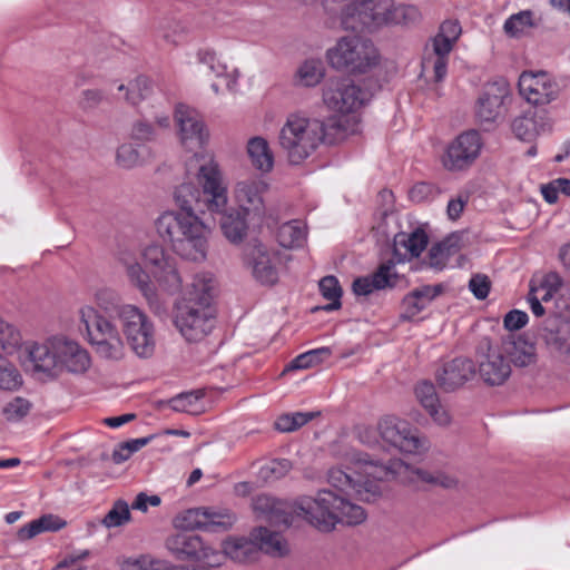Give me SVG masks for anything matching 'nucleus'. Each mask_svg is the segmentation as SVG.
<instances>
[{
  "label": "nucleus",
  "mask_w": 570,
  "mask_h": 570,
  "mask_svg": "<svg viewBox=\"0 0 570 570\" xmlns=\"http://www.w3.org/2000/svg\"><path fill=\"white\" fill-rule=\"evenodd\" d=\"M563 284L561 276L556 272L534 275L530 281L529 292L543 298L544 303L551 301Z\"/></svg>",
  "instance_id": "obj_35"
},
{
  "label": "nucleus",
  "mask_w": 570,
  "mask_h": 570,
  "mask_svg": "<svg viewBox=\"0 0 570 570\" xmlns=\"http://www.w3.org/2000/svg\"><path fill=\"white\" fill-rule=\"evenodd\" d=\"M224 559L229 558L236 562L253 561L257 557V548L253 538L228 539L223 543V551H219Z\"/></svg>",
  "instance_id": "obj_33"
},
{
  "label": "nucleus",
  "mask_w": 570,
  "mask_h": 570,
  "mask_svg": "<svg viewBox=\"0 0 570 570\" xmlns=\"http://www.w3.org/2000/svg\"><path fill=\"white\" fill-rule=\"evenodd\" d=\"M235 515L228 510H216L212 508L189 509L176 519V527L206 531H226L235 522Z\"/></svg>",
  "instance_id": "obj_19"
},
{
  "label": "nucleus",
  "mask_w": 570,
  "mask_h": 570,
  "mask_svg": "<svg viewBox=\"0 0 570 570\" xmlns=\"http://www.w3.org/2000/svg\"><path fill=\"white\" fill-rule=\"evenodd\" d=\"M353 291L356 295H370L374 291H377L372 282L371 276L360 277L353 283Z\"/></svg>",
  "instance_id": "obj_64"
},
{
  "label": "nucleus",
  "mask_w": 570,
  "mask_h": 570,
  "mask_svg": "<svg viewBox=\"0 0 570 570\" xmlns=\"http://www.w3.org/2000/svg\"><path fill=\"white\" fill-rule=\"evenodd\" d=\"M196 58L197 61L206 66L215 77L225 79L227 90H236L239 70L230 67L220 53L212 48H200L196 52Z\"/></svg>",
  "instance_id": "obj_25"
},
{
  "label": "nucleus",
  "mask_w": 570,
  "mask_h": 570,
  "mask_svg": "<svg viewBox=\"0 0 570 570\" xmlns=\"http://www.w3.org/2000/svg\"><path fill=\"white\" fill-rule=\"evenodd\" d=\"M415 395L420 404L438 425L446 426L451 423L452 416L448 409L440 403L432 383L426 381L419 383L415 387Z\"/></svg>",
  "instance_id": "obj_27"
},
{
  "label": "nucleus",
  "mask_w": 570,
  "mask_h": 570,
  "mask_svg": "<svg viewBox=\"0 0 570 570\" xmlns=\"http://www.w3.org/2000/svg\"><path fill=\"white\" fill-rule=\"evenodd\" d=\"M161 500L158 495H148L144 492H140L135 498L134 502L131 503V508L134 510H138L141 512H146L148 510V507H158L160 504Z\"/></svg>",
  "instance_id": "obj_60"
},
{
  "label": "nucleus",
  "mask_w": 570,
  "mask_h": 570,
  "mask_svg": "<svg viewBox=\"0 0 570 570\" xmlns=\"http://www.w3.org/2000/svg\"><path fill=\"white\" fill-rule=\"evenodd\" d=\"M306 238L305 226L301 220H291L283 224L277 232V240L284 248H295L304 244Z\"/></svg>",
  "instance_id": "obj_39"
},
{
  "label": "nucleus",
  "mask_w": 570,
  "mask_h": 570,
  "mask_svg": "<svg viewBox=\"0 0 570 570\" xmlns=\"http://www.w3.org/2000/svg\"><path fill=\"white\" fill-rule=\"evenodd\" d=\"M533 26L532 11L523 10L510 16L503 24V30L510 37H520Z\"/></svg>",
  "instance_id": "obj_44"
},
{
  "label": "nucleus",
  "mask_w": 570,
  "mask_h": 570,
  "mask_svg": "<svg viewBox=\"0 0 570 570\" xmlns=\"http://www.w3.org/2000/svg\"><path fill=\"white\" fill-rule=\"evenodd\" d=\"M428 245V235L421 228L394 236L393 253L397 263L419 257Z\"/></svg>",
  "instance_id": "obj_26"
},
{
  "label": "nucleus",
  "mask_w": 570,
  "mask_h": 570,
  "mask_svg": "<svg viewBox=\"0 0 570 570\" xmlns=\"http://www.w3.org/2000/svg\"><path fill=\"white\" fill-rule=\"evenodd\" d=\"M203 396L204 393L200 390L183 393L170 401V406L175 411L197 415L205 411Z\"/></svg>",
  "instance_id": "obj_40"
},
{
  "label": "nucleus",
  "mask_w": 570,
  "mask_h": 570,
  "mask_svg": "<svg viewBox=\"0 0 570 570\" xmlns=\"http://www.w3.org/2000/svg\"><path fill=\"white\" fill-rule=\"evenodd\" d=\"M326 60L335 70L362 75L379 63L380 55L371 40L352 35L340 38L328 48Z\"/></svg>",
  "instance_id": "obj_9"
},
{
  "label": "nucleus",
  "mask_w": 570,
  "mask_h": 570,
  "mask_svg": "<svg viewBox=\"0 0 570 570\" xmlns=\"http://www.w3.org/2000/svg\"><path fill=\"white\" fill-rule=\"evenodd\" d=\"M213 292V277L197 274L183 296L176 301L173 323L186 342H200L212 333L215 326Z\"/></svg>",
  "instance_id": "obj_5"
},
{
  "label": "nucleus",
  "mask_w": 570,
  "mask_h": 570,
  "mask_svg": "<svg viewBox=\"0 0 570 570\" xmlns=\"http://www.w3.org/2000/svg\"><path fill=\"white\" fill-rule=\"evenodd\" d=\"M220 214V228L225 237L232 243L240 242L246 235L248 228L247 219L249 217L237 208L229 212H226L225 208Z\"/></svg>",
  "instance_id": "obj_31"
},
{
  "label": "nucleus",
  "mask_w": 570,
  "mask_h": 570,
  "mask_svg": "<svg viewBox=\"0 0 570 570\" xmlns=\"http://www.w3.org/2000/svg\"><path fill=\"white\" fill-rule=\"evenodd\" d=\"M149 156V148L125 142L117 148L116 163L124 169H132L144 165Z\"/></svg>",
  "instance_id": "obj_36"
},
{
  "label": "nucleus",
  "mask_w": 570,
  "mask_h": 570,
  "mask_svg": "<svg viewBox=\"0 0 570 570\" xmlns=\"http://www.w3.org/2000/svg\"><path fill=\"white\" fill-rule=\"evenodd\" d=\"M480 379L490 386H499L511 375V365L499 346H488L485 352L478 354Z\"/></svg>",
  "instance_id": "obj_20"
},
{
  "label": "nucleus",
  "mask_w": 570,
  "mask_h": 570,
  "mask_svg": "<svg viewBox=\"0 0 570 570\" xmlns=\"http://www.w3.org/2000/svg\"><path fill=\"white\" fill-rule=\"evenodd\" d=\"M244 264L263 285H274L278 281L279 256L262 243L255 242L245 247Z\"/></svg>",
  "instance_id": "obj_18"
},
{
  "label": "nucleus",
  "mask_w": 570,
  "mask_h": 570,
  "mask_svg": "<svg viewBox=\"0 0 570 570\" xmlns=\"http://www.w3.org/2000/svg\"><path fill=\"white\" fill-rule=\"evenodd\" d=\"M23 346V335L17 324L0 316V352L13 355Z\"/></svg>",
  "instance_id": "obj_37"
},
{
  "label": "nucleus",
  "mask_w": 570,
  "mask_h": 570,
  "mask_svg": "<svg viewBox=\"0 0 570 570\" xmlns=\"http://www.w3.org/2000/svg\"><path fill=\"white\" fill-rule=\"evenodd\" d=\"M490 279L487 275H473L469 282V288L478 299H484L490 292Z\"/></svg>",
  "instance_id": "obj_56"
},
{
  "label": "nucleus",
  "mask_w": 570,
  "mask_h": 570,
  "mask_svg": "<svg viewBox=\"0 0 570 570\" xmlns=\"http://www.w3.org/2000/svg\"><path fill=\"white\" fill-rule=\"evenodd\" d=\"M482 148L483 140L478 130L463 131L446 145L441 164L448 171H464L476 161Z\"/></svg>",
  "instance_id": "obj_13"
},
{
  "label": "nucleus",
  "mask_w": 570,
  "mask_h": 570,
  "mask_svg": "<svg viewBox=\"0 0 570 570\" xmlns=\"http://www.w3.org/2000/svg\"><path fill=\"white\" fill-rule=\"evenodd\" d=\"M504 357L508 356L510 365L515 367H530L537 363L538 354L533 342L524 336L509 335L502 340L499 346Z\"/></svg>",
  "instance_id": "obj_24"
},
{
  "label": "nucleus",
  "mask_w": 570,
  "mask_h": 570,
  "mask_svg": "<svg viewBox=\"0 0 570 570\" xmlns=\"http://www.w3.org/2000/svg\"><path fill=\"white\" fill-rule=\"evenodd\" d=\"M247 155L252 165L261 173H269L274 167V155L268 141L261 137H252L247 141Z\"/></svg>",
  "instance_id": "obj_30"
},
{
  "label": "nucleus",
  "mask_w": 570,
  "mask_h": 570,
  "mask_svg": "<svg viewBox=\"0 0 570 570\" xmlns=\"http://www.w3.org/2000/svg\"><path fill=\"white\" fill-rule=\"evenodd\" d=\"M252 538L256 543L257 553L264 551L273 557H283L288 552V546L285 539L277 532L267 528H257L253 530Z\"/></svg>",
  "instance_id": "obj_29"
},
{
  "label": "nucleus",
  "mask_w": 570,
  "mask_h": 570,
  "mask_svg": "<svg viewBox=\"0 0 570 570\" xmlns=\"http://www.w3.org/2000/svg\"><path fill=\"white\" fill-rule=\"evenodd\" d=\"M126 341L140 358H149L156 351V328L149 316L131 304L121 305L117 311Z\"/></svg>",
  "instance_id": "obj_12"
},
{
  "label": "nucleus",
  "mask_w": 570,
  "mask_h": 570,
  "mask_svg": "<svg viewBox=\"0 0 570 570\" xmlns=\"http://www.w3.org/2000/svg\"><path fill=\"white\" fill-rule=\"evenodd\" d=\"M322 99L327 109L341 114L335 126L343 136L357 132V111L368 101V92L343 77L330 78L322 90Z\"/></svg>",
  "instance_id": "obj_8"
},
{
  "label": "nucleus",
  "mask_w": 570,
  "mask_h": 570,
  "mask_svg": "<svg viewBox=\"0 0 570 570\" xmlns=\"http://www.w3.org/2000/svg\"><path fill=\"white\" fill-rule=\"evenodd\" d=\"M78 315L90 345L100 358L116 362L125 357V343L117 326L110 320L90 305L81 306Z\"/></svg>",
  "instance_id": "obj_10"
},
{
  "label": "nucleus",
  "mask_w": 570,
  "mask_h": 570,
  "mask_svg": "<svg viewBox=\"0 0 570 570\" xmlns=\"http://www.w3.org/2000/svg\"><path fill=\"white\" fill-rule=\"evenodd\" d=\"M117 89L118 91H125V100L135 106L147 97L150 90V81L146 77H137L128 85H118Z\"/></svg>",
  "instance_id": "obj_43"
},
{
  "label": "nucleus",
  "mask_w": 570,
  "mask_h": 570,
  "mask_svg": "<svg viewBox=\"0 0 570 570\" xmlns=\"http://www.w3.org/2000/svg\"><path fill=\"white\" fill-rule=\"evenodd\" d=\"M318 287L323 297L331 302L324 306V309H338L341 307L342 288L337 278L334 276H325L320 281Z\"/></svg>",
  "instance_id": "obj_46"
},
{
  "label": "nucleus",
  "mask_w": 570,
  "mask_h": 570,
  "mask_svg": "<svg viewBox=\"0 0 570 570\" xmlns=\"http://www.w3.org/2000/svg\"><path fill=\"white\" fill-rule=\"evenodd\" d=\"M21 384L22 379L16 365L0 353V389L14 390Z\"/></svg>",
  "instance_id": "obj_48"
},
{
  "label": "nucleus",
  "mask_w": 570,
  "mask_h": 570,
  "mask_svg": "<svg viewBox=\"0 0 570 570\" xmlns=\"http://www.w3.org/2000/svg\"><path fill=\"white\" fill-rule=\"evenodd\" d=\"M529 322V316L520 309H512L503 317V325L508 331H519Z\"/></svg>",
  "instance_id": "obj_57"
},
{
  "label": "nucleus",
  "mask_w": 570,
  "mask_h": 570,
  "mask_svg": "<svg viewBox=\"0 0 570 570\" xmlns=\"http://www.w3.org/2000/svg\"><path fill=\"white\" fill-rule=\"evenodd\" d=\"M346 470L332 468L327 472V482L340 491L321 490L314 497H302L296 500L294 510L309 524L320 531L330 532L337 523L356 525L366 519L362 507L350 502L345 497H358L370 501L381 493L380 481L396 478L403 483L420 482L452 488L456 480L443 472H430L391 459L384 452L381 455L360 453L355 450L345 454Z\"/></svg>",
  "instance_id": "obj_1"
},
{
  "label": "nucleus",
  "mask_w": 570,
  "mask_h": 570,
  "mask_svg": "<svg viewBox=\"0 0 570 570\" xmlns=\"http://www.w3.org/2000/svg\"><path fill=\"white\" fill-rule=\"evenodd\" d=\"M395 263L387 261L382 263L375 273L371 275L372 282L377 291L393 287L397 282V274L394 271Z\"/></svg>",
  "instance_id": "obj_50"
},
{
  "label": "nucleus",
  "mask_w": 570,
  "mask_h": 570,
  "mask_svg": "<svg viewBox=\"0 0 570 570\" xmlns=\"http://www.w3.org/2000/svg\"><path fill=\"white\" fill-rule=\"evenodd\" d=\"M420 19L417 7L396 0H348L341 9L340 26L356 30L360 27L409 26Z\"/></svg>",
  "instance_id": "obj_6"
},
{
  "label": "nucleus",
  "mask_w": 570,
  "mask_h": 570,
  "mask_svg": "<svg viewBox=\"0 0 570 570\" xmlns=\"http://www.w3.org/2000/svg\"><path fill=\"white\" fill-rule=\"evenodd\" d=\"M24 366L41 381H50L62 373H83L91 363L89 353L77 341L56 334L42 342L26 346Z\"/></svg>",
  "instance_id": "obj_4"
},
{
  "label": "nucleus",
  "mask_w": 570,
  "mask_h": 570,
  "mask_svg": "<svg viewBox=\"0 0 570 570\" xmlns=\"http://www.w3.org/2000/svg\"><path fill=\"white\" fill-rule=\"evenodd\" d=\"M291 466V462L286 459L272 460L259 469V475L265 481H274L286 475Z\"/></svg>",
  "instance_id": "obj_52"
},
{
  "label": "nucleus",
  "mask_w": 570,
  "mask_h": 570,
  "mask_svg": "<svg viewBox=\"0 0 570 570\" xmlns=\"http://www.w3.org/2000/svg\"><path fill=\"white\" fill-rule=\"evenodd\" d=\"M131 519L130 509L125 500H117L108 513L104 517L101 523L104 527L117 528L128 523Z\"/></svg>",
  "instance_id": "obj_47"
},
{
  "label": "nucleus",
  "mask_w": 570,
  "mask_h": 570,
  "mask_svg": "<svg viewBox=\"0 0 570 570\" xmlns=\"http://www.w3.org/2000/svg\"><path fill=\"white\" fill-rule=\"evenodd\" d=\"M438 33L455 43L461 35V27L458 21L446 20L441 24Z\"/></svg>",
  "instance_id": "obj_61"
},
{
  "label": "nucleus",
  "mask_w": 570,
  "mask_h": 570,
  "mask_svg": "<svg viewBox=\"0 0 570 570\" xmlns=\"http://www.w3.org/2000/svg\"><path fill=\"white\" fill-rule=\"evenodd\" d=\"M165 546L178 560L195 559L209 566H222L224 562V557L218 550L205 544L200 537L193 533H175L166 539Z\"/></svg>",
  "instance_id": "obj_16"
},
{
  "label": "nucleus",
  "mask_w": 570,
  "mask_h": 570,
  "mask_svg": "<svg viewBox=\"0 0 570 570\" xmlns=\"http://www.w3.org/2000/svg\"><path fill=\"white\" fill-rule=\"evenodd\" d=\"M474 375V363L469 358L458 357L443 365L436 374V382L442 390L452 392L463 386Z\"/></svg>",
  "instance_id": "obj_23"
},
{
  "label": "nucleus",
  "mask_w": 570,
  "mask_h": 570,
  "mask_svg": "<svg viewBox=\"0 0 570 570\" xmlns=\"http://www.w3.org/2000/svg\"><path fill=\"white\" fill-rule=\"evenodd\" d=\"M439 286L424 285L410 292L402 301L403 320H413L439 294Z\"/></svg>",
  "instance_id": "obj_28"
},
{
  "label": "nucleus",
  "mask_w": 570,
  "mask_h": 570,
  "mask_svg": "<svg viewBox=\"0 0 570 570\" xmlns=\"http://www.w3.org/2000/svg\"><path fill=\"white\" fill-rule=\"evenodd\" d=\"M543 341L551 353L570 362V317L554 315L548 320Z\"/></svg>",
  "instance_id": "obj_22"
},
{
  "label": "nucleus",
  "mask_w": 570,
  "mask_h": 570,
  "mask_svg": "<svg viewBox=\"0 0 570 570\" xmlns=\"http://www.w3.org/2000/svg\"><path fill=\"white\" fill-rule=\"evenodd\" d=\"M389 446L401 452L417 454L428 449V442L412 429L409 422L394 415H386L377 422L376 430L364 428L358 432L362 443L374 446L379 443L376 434Z\"/></svg>",
  "instance_id": "obj_11"
},
{
  "label": "nucleus",
  "mask_w": 570,
  "mask_h": 570,
  "mask_svg": "<svg viewBox=\"0 0 570 570\" xmlns=\"http://www.w3.org/2000/svg\"><path fill=\"white\" fill-rule=\"evenodd\" d=\"M518 88L520 96L534 107L556 101L562 90L558 79L544 70L523 71L519 77Z\"/></svg>",
  "instance_id": "obj_14"
},
{
  "label": "nucleus",
  "mask_w": 570,
  "mask_h": 570,
  "mask_svg": "<svg viewBox=\"0 0 570 570\" xmlns=\"http://www.w3.org/2000/svg\"><path fill=\"white\" fill-rule=\"evenodd\" d=\"M461 247V237L456 234L448 236L430 249V264L436 268H443L449 258L456 254Z\"/></svg>",
  "instance_id": "obj_38"
},
{
  "label": "nucleus",
  "mask_w": 570,
  "mask_h": 570,
  "mask_svg": "<svg viewBox=\"0 0 570 570\" xmlns=\"http://www.w3.org/2000/svg\"><path fill=\"white\" fill-rule=\"evenodd\" d=\"M188 35L187 26L181 21H173L164 29V39L174 46L180 45Z\"/></svg>",
  "instance_id": "obj_54"
},
{
  "label": "nucleus",
  "mask_w": 570,
  "mask_h": 570,
  "mask_svg": "<svg viewBox=\"0 0 570 570\" xmlns=\"http://www.w3.org/2000/svg\"><path fill=\"white\" fill-rule=\"evenodd\" d=\"M268 183L258 176L239 179L233 187L232 198L237 209L249 219H262L266 214Z\"/></svg>",
  "instance_id": "obj_15"
},
{
  "label": "nucleus",
  "mask_w": 570,
  "mask_h": 570,
  "mask_svg": "<svg viewBox=\"0 0 570 570\" xmlns=\"http://www.w3.org/2000/svg\"><path fill=\"white\" fill-rule=\"evenodd\" d=\"M325 77V67L321 59L309 58L304 60L296 69L294 83L298 87H315Z\"/></svg>",
  "instance_id": "obj_34"
},
{
  "label": "nucleus",
  "mask_w": 570,
  "mask_h": 570,
  "mask_svg": "<svg viewBox=\"0 0 570 570\" xmlns=\"http://www.w3.org/2000/svg\"><path fill=\"white\" fill-rule=\"evenodd\" d=\"M432 46H433V51L436 57H446L448 58L449 53L453 49L454 42H452L451 40H449L438 33L433 38Z\"/></svg>",
  "instance_id": "obj_62"
},
{
  "label": "nucleus",
  "mask_w": 570,
  "mask_h": 570,
  "mask_svg": "<svg viewBox=\"0 0 570 570\" xmlns=\"http://www.w3.org/2000/svg\"><path fill=\"white\" fill-rule=\"evenodd\" d=\"M187 174L195 173L202 189L193 183L180 184L174 194L179 212L163 213L155 222L159 237L185 259L204 261L209 229L195 210L223 213L227 208V186L217 161L209 154H195L186 163Z\"/></svg>",
  "instance_id": "obj_2"
},
{
  "label": "nucleus",
  "mask_w": 570,
  "mask_h": 570,
  "mask_svg": "<svg viewBox=\"0 0 570 570\" xmlns=\"http://www.w3.org/2000/svg\"><path fill=\"white\" fill-rule=\"evenodd\" d=\"M431 60H426L424 62V66H428ZM446 66H448V58L446 57H435L432 60V68H433V78L435 81H442L446 75Z\"/></svg>",
  "instance_id": "obj_63"
},
{
  "label": "nucleus",
  "mask_w": 570,
  "mask_h": 570,
  "mask_svg": "<svg viewBox=\"0 0 570 570\" xmlns=\"http://www.w3.org/2000/svg\"><path fill=\"white\" fill-rule=\"evenodd\" d=\"M178 138L181 146L195 154L202 149L209 139V132L198 111L187 105H178L174 114Z\"/></svg>",
  "instance_id": "obj_17"
},
{
  "label": "nucleus",
  "mask_w": 570,
  "mask_h": 570,
  "mask_svg": "<svg viewBox=\"0 0 570 570\" xmlns=\"http://www.w3.org/2000/svg\"><path fill=\"white\" fill-rule=\"evenodd\" d=\"M141 257L145 267L129 249L119 250L117 259L129 283L140 292L150 307H154L158 299L151 278L169 293L179 291L183 281L175 259L166 253L163 246L158 244L146 246L141 252Z\"/></svg>",
  "instance_id": "obj_3"
},
{
  "label": "nucleus",
  "mask_w": 570,
  "mask_h": 570,
  "mask_svg": "<svg viewBox=\"0 0 570 570\" xmlns=\"http://www.w3.org/2000/svg\"><path fill=\"white\" fill-rule=\"evenodd\" d=\"M130 138L140 142H148L156 138V129L145 119L136 120L130 129Z\"/></svg>",
  "instance_id": "obj_53"
},
{
  "label": "nucleus",
  "mask_w": 570,
  "mask_h": 570,
  "mask_svg": "<svg viewBox=\"0 0 570 570\" xmlns=\"http://www.w3.org/2000/svg\"><path fill=\"white\" fill-rule=\"evenodd\" d=\"M511 127L514 135L521 140H531L537 135V121L532 112L515 117Z\"/></svg>",
  "instance_id": "obj_51"
},
{
  "label": "nucleus",
  "mask_w": 570,
  "mask_h": 570,
  "mask_svg": "<svg viewBox=\"0 0 570 570\" xmlns=\"http://www.w3.org/2000/svg\"><path fill=\"white\" fill-rule=\"evenodd\" d=\"M95 301L97 305L104 311H111L120 307L119 295L111 288H100L95 293Z\"/></svg>",
  "instance_id": "obj_55"
},
{
  "label": "nucleus",
  "mask_w": 570,
  "mask_h": 570,
  "mask_svg": "<svg viewBox=\"0 0 570 570\" xmlns=\"http://www.w3.org/2000/svg\"><path fill=\"white\" fill-rule=\"evenodd\" d=\"M66 524V521L58 515L45 514L21 527L17 531V540L27 541L43 532L61 530Z\"/></svg>",
  "instance_id": "obj_32"
},
{
  "label": "nucleus",
  "mask_w": 570,
  "mask_h": 570,
  "mask_svg": "<svg viewBox=\"0 0 570 570\" xmlns=\"http://www.w3.org/2000/svg\"><path fill=\"white\" fill-rule=\"evenodd\" d=\"M469 198L470 196L468 193H460L456 197L451 198L446 207L448 217L452 220H456L461 216Z\"/></svg>",
  "instance_id": "obj_59"
},
{
  "label": "nucleus",
  "mask_w": 570,
  "mask_h": 570,
  "mask_svg": "<svg viewBox=\"0 0 570 570\" xmlns=\"http://www.w3.org/2000/svg\"><path fill=\"white\" fill-rule=\"evenodd\" d=\"M332 354L330 347H320L297 355L284 370H305L322 363Z\"/></svg>",
  "instance_id": "obj_42"
},
{
  "label": "nucleus",
  "mask_w": 570,
  "mask_h": 570,
  "mask_svg": "<svg viewBox=\"0 0 570 570\" xmlns=\"http://www.w3.org/2000/svg\"><path fill=\"white\" fill-rule=\"evenodd\" d=\"M510 88L505 80L488 83L478 99L475 114L482 122L495 121L501 112Z\"/></svg>",
  "instance_id": "obj_21"
},
{
  "label": "nucleus",
  "mask_w": 570,
  "mask_h": 570,
  "mask_svg": "<svg viewBox=\"0 0 570 570\" xmlns=\"http://www.w3.org/2000/svg\"><path fill=\"white\" fill-rule=\"evenodd\" d=\"M317 415L318 412L286 413L277 417L275 421V428L279 432H293L308 423Z\"/></svg>",
  "instance_id": "obj_45"
},
{
  "label": "nucleus",
  "mask_w": 570,
  "mask_h": 570,
  "mask_svg": "<svg viewBox=\"0 0 570 570\" xmlns=\"http://www.w3.org/2000/svg\"><path fill=\"white\" fill-rule=\"evenodd\" d=\"M105 94L100 89H86L80 96V107L83 110L97 108L104 100Z\"/></svg>",
  "instance_id": "obj_58"
},
{
  "label": "nucleus",
  "mask_w": 570,
  "mask_h": 570,
  "mask_svg": "<svg viewBox=\"0 0 570 570\" xmlns=\"http://www.w3.org/2000/svg\"><path fill=\"white\" fill-rule=\"evenodd\" d=\"M325 124L303 111L289 112L277 135V142L292 165H301L324 142Z\"/></svg>",
  "instance_id": "obj_7"
},
{
  "label": "nucleus",
  "mask_w": 570,
  "mask_h": 570,
  "mask_svg": "<svg viewBox=\"0 0 570 570\" xmlns=\"http://www.w3.org/2000/svg\"><path fill=\"white\" fill-rule=\"evenodd\" d=\"M121 570H159L161 561L149 554L124 557L118 560Z\"/></svg>",
  "instance_id": "obj_49"
},
{
  "label": "nucleus",
  "mask_w": 570,
  "mask_h": 570,
  "mask_svg": "<svg viewBox=\"0 0 570 570\" xmlns=\"http://www.w3.org/2000/svg\"><path fill=\"white\" fill-rule=\"evenodd\" d=\"M31 409L32 404L29 400L14 396L2 404L0 414L6 422L14 423L23 420Z\"/></svg>",
  "instance_id": "obj_41"
}]
</instances>
